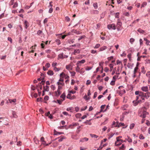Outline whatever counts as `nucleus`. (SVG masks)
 I'll return each mask as SVG.
<instances>
[{"instance_id":"nucleus-1","label":"nucleus","mask_w":150,"mask_h":150,"mask_svg":"<svg viewBox=\"0 0 150 150\" xmlns=\"http://www.w3.org/2000/svg\"><path fill=\"white\" fill-rule=\"evenodd\" d=\"M146 110L147 108L145 107H142L139 110L140 117L144 118L146 117V115L149 114V113L146 112Z\"/></svg>"},{"instance_id":"nucleus-2","label":"nucleus","mask_w":150,"mask_h":150,"mask_svg":"<svg viewBox=\"0 0 150 150\" xmlns=\"http://www.w3.org/2000/svg\"><path fill=\"white\" fill-rule=\"evenodd\" d=\"M140 97V99L138 100H134L133 101V103L134 104V106H136L140 102H144V96H142V97Z\"/></svg>"},{"instance_id":"nucleus-3","label":"nucleus","mask_w":150,"mask_h":150,"mask_svg":"<svg viewBox=\"0 0 150 150\" xmlns=\"http://www.w3.org/2000/svg\"><path fill=\"white\" fill-rule=\"evenodd\" d=\"M107 27L109 30L112 29L115 30L116 29V26L114 24L108 25L107 26Z\"/></svg>"},{"instance_id":"nucleus-4","label":"nucleus","mask_w":150,"mask_h":150,"mask_svg":"<svg viewBox=\"0 0 150 150\" xmlns=\"http://www.w3.org/2000/svg\"><path fill=\"white\" fill-rule=\"evenodd\" d=\"M122 26V23L120 21H118L117 22L116 27L118 30H120V28Z\"/></svg>"},{"instance_id":"nucleus-5","label":"nucleus","mask_w":150,"mask_h":150,"mask_svg":"<svg viewBox=\"0 0 150 150\" xmlns=\"http://www.w3.org/2000/svg\"><path fill=\"white\" fill-rule=\"evenodd\" d=\"M122 137L121 136H119L116 137L117 141L115 143V145L116 146H118L121 144V143H120V144H117V142H119V140H120V138H122Z\"/></svg>"},{"instance_id":"nucleus-6","label":"nucleus","mask_w":150,"mask_h":150,"mask_svg":"<svg viewBox=\"0 0 150 150\" xmlns=\"http://www.w3.org/2000/svg\"><path fill=\"white\" fill-rule=\"evenodd\" d=\"M86 62V61L84 59H83L81 61H78L76 63V65H78L79 66L81 65V64H83Z\"/></svg>"},{"instance_id":"nucleus-7","label":"nucleus","mask_w":150,"mask_h":150,"mask_svg":"<svg viewBox=\"0 0 150 150\" xmlns=\"http://www.w3.org/2000/svg\"><path fill=\"white\" fill-rule=\"evenodd\" d=\"M144 96V93L140 91L139 96H137L136 97L137 100L139 98V97Z\"/></svg>"},{"instance_id":"nucleus-8","label":"nucleus","mask_w":150,"mask_h":150,"mask_svg":"<svg viewBox=\"0 0 150 150\" xmlns=\"http://www.w3.org/2000/svg\"><path fill=\"white\" fill-rule=\"evenodd\" d=\"M150 96V93L149 92H147L144 93V97L146 99H148Z\"/></svg>"},{"instance_id":"nucleus-9","label":"nucleus","mask_w":150,"mask_h":150,"mask_svg":"<svg viewBox=\"0 0 150 150\" xmlns=\"http://www.w3.org/2000/svg\"><path fill=\"white\" fill-rule=\"evenodd\" d=\"M40 141L42 142L41 145H45L46 142L45 140V139L44 137H42L40 138Z\"/></svg>"},{"instance_id":"nucleus-10","label":"nucleus","mask_w":150,"mask_h":150,"mask_svg":"<svg viewBox=\"0 0 150 150\" xmlns=\"http://www.w3.org/2000/svg\"><path fill=\"white\" fill-rule=\"evenodd\" d=\"M142 90L145 92H148V88L147 86H143L141 88Z\"/></svg>"},{"instance_id":"nucleus-11","label":"nucleus","mask_w":150,"mask_h":150,"mask_svg":"<svg viewBox=\"0 0 150 150\" xmlns=\"http://www.w3.org/2000/svg\"><path fill=\"white\" fill-rule=\"evenodd\" d=\"M23 24L24 25V27L25 28L27 29L28 27V23L27 21H25Z\"/></svg>"},{"instance_id":"nucleus-12","label":"nucleus","mask_w":150,"mask_h":150,"mask_svg":"<svg viewBox=\"0 0 150 150\" xmlns=\"http://www.w3.org/2000/svg\"><path fill=\"white\" fill-rule=\"evenodd\" d=\"M55 96H58L61 94L60 90L57 89V91L55 92Z\"/></svg>"},{"instance_id":"nucleus-13","label":"nucleus","mask_w":150,"mask_h":150,"mask_svg":"<svg viewBox=\"0 0 150 150\" xmlns=\"http://www.w3.org/2000/svg\"><path fill=\"white\" fill-rule=\"evenodd\" d=\"M88 140V139L86 137H84L83 138H82L80 139V142H84L87 141Z\"/></svg>"},{"instance_id":"nucleus-14","label":"nucleus","mask_w":150,"mask_h":150,"mask_svg":"<svg viewBox=\"0 0 150 150\" xmlns=\"http://www.w3.org/2000/svg\"><path fill=\"white\" fill-rule=\"evenodd\" d=\"M66 68L68 70H71L72 69V66L70 65H66Z\"/></svg>"},{"instance_id":"nucleus-15","label":"nucleus","mask_w":150,"mask_h":150,"mask_svg":"<svg viewBox=\"0 0 150 150\" xmlns=\"http://www.w3.org/2000/svg\"><path fill=\"white\" fill-rule=\"evenodd\" d=\"M128 105H124L121 107V109L123 110H125L128 107Z\"/></svg>"},{"instance_id":"nucleus-16","label":"nucleus","mask_w":150,"mask_h":150,"mask_svg":"<svg viewBox=\"0 0 150 150\" xmlns=\"http://www.w3.org/2000/svg\"><path fill=\"white\" fill-rule=\"evenodd\" d=\"M13 116V117L17 118L18 117V116L17 115L15 111H13L12 113Z\"/></svg>"},{"instance_id":"nucleus-17","label":"nucleus","mask_w":150,"mask_h":150,"mask_svg":"<svg viewBox=\"0 0 150 150\" xmlns=\"http://www.w3.org/2000/svg\"><path fill=\"white\" fill-rule=\"evenodd\" d=\"M66 95L64 93H62L60 96V97L63 99L62 100H63V101L65 100Z\"/></svg>"},{"instance_id":"nucleus-18","label":"nucleus","mask_w":150,"mask_h":150,"mask_svg":"<svg viewBox=\"0 0 150 150\" xmlns=\"http://www.w3.org/2000/svg\"><path fill=\"white\" fill-rule=\"evenodd\" d=\"M107 48V47L106 46H104L100 48L99 51H100L104 50Z\"/></svg>"},{"instance_id":"nucleus-19","label":"nucleus","mask_w":150,"mask_h":150,"mask_svg":"<svg viewBox=\"0 0 150 150\" xmlns=\"http://www.w3.org/2000/svg\"><path fill=\"white\" fill-rule=\"evenodd\" d=\"M48 74L50 75H52L54 74L53 71L52 70H49L47 72Z\"/></svg>"},{"instance_id":"nucleus-20","label":"nucleus","mask_w":150,"mask_h":150,"mask_svg":"<svg viewBox=\"0 0 150 150\" xmlns=\"http://www.w3.org/2000/svg\"><path fill=\"white\" fill-rule=\"evenodd\" d=\"M80 50L79 49L75 50L74 51V54H79L80 53Z\"/></svg>"},{"instance_id":"nucleus-21","label":"nucleus","mask_w":150,"mask_h":150,"mask_svg":"<svg viewBox=\"0 0 150 150\" xmlns=\"http://www.w3.org/2000/svg\"><path fill=\"white\" fill-rule=\"evenodd\" d=\"M147 4V3L146 1L143 2L141 5V8H142L143 7H144Z\"/></svg>"},{"instance_id":"nucleus-22","label":"nucleus","mask_w":150,"mask_h":150,"mask_svg":"<svg viewBox=\"0 0 150 150\" xmlns=\"http://www.w3.org/2000/svg\"><path fill=\"white\" fill-rule=\"evenodd\" d=\"M73 110V108L72 107H70L68 108L67 109V111H70L71 112H72L73 111L72 110Z\"/></svg>"},{"instance_id":"nucleus-23","label":"nucleus","mask_w":150,"mask_h":150,"mask_svg":"<svg viewBox=\"0 0 150 150\" xmlns=\"http://www.w3.org/2000/svg\"><path fill=\"white\" fill-rule=\"evenodd\" d=\"M44 90L46 91H48L49 90V87L47 86H46L45 87H44Z\"/></svg>"},{"instance_id":"nucleus-24","label":"nucleus","mask_w":150,"mask_h":150,"mask_svg":"<svg viewBox=\"0 0 150 150\" xmlns=\"http://www.w3.org/2000/svg\"><path fill=\"white\" fill-rule=\"evenodd\" d=\"M138 69V66L137 65L136 67L135 68L134 71V74H136Z\"/></svg>"},{"instance_id":"nucleus-25","label":"nucleus","mask_w":150,"mask_h":150,"mask_svg":"<svg viewBox=\"0 0 150 150\" xmlns=\"http://www.w3.org/2000/svg\"><path fill=\"white\" fill-rule=\"evenodd\" d=\"M90 135L92 137H94L96 138H97L98 137V136L95 134H90Z\"/></svg>"},{"instance_id":"nucleus-26","label":"nucleus","mask_w":150,"mask_h":150,"mask_svg":"<svg viewBox=\"0 0 150 150\" xmlns=\"http://www.w3.org/2000/svg\"><path fill=\"white\" fill-rule=\"evenodd\" d=\"M55 42L57 43V44L58 45H59L61 44L60 41L59 39H56L55 40Z\"/></svg>"},{"instance_id":"nucleus-27","label":"nucleus","mask_w":150,"mask_h":150,"mask_svg":"<svg viewBox=\"0 0 150 150\" xmlns=\"http://www.w3.org/2000/svg\"><path fill=\"white\" fill-rule=\"evenodd\" d=\"M116 63H117V65L121 64L122 67V62L121 61H120V60H119L118 59H117V60Z\"/></svg>"},{"instance_id":"nucleus-28","label":"nucleus","mask_w":150,"mask_h":150,"mask_svg":"<svg viewBox=\"0 0 150 150\" xmlns=\"http://www.w3.org/2000/svg\"><path fill=\"white\" fill-rule=\"evenodd\" d=\"M93 6L95 9H97L98 8V6L97 3H94L93 4Z\"/></svg>"},{"instance_id":"nucleus-29","label":"nucleus","mask_w":150,"mask_h":150,"mask_svg":"<svg viewBox=\"0 0 150 150\" xmlns=\"http://www.w3.org/2000/svg\"><path fill=\"white\" fill-rule=\"evenodd\" d=\"M58 58H61V59L63 58V53H62L59 54L58 55Z\"/></svg>"},{"instance_id":"nucleus-30","label":"nucleus","mask_w":150,"mask_h":150,"mask_svg":"<svg viewBox=\"0 0 150 150\" xmlns=\"http://www.w3.org/2000/svg\"><path fill=\"white\" fill-rule=\"evenodd\" d=\"M105 105H102L100 107L101 110L100 111V112H101L103 111V109L105 108Z\"/></svg>"},{"instance_id":"nucleus-31","label":"nucleus","mask_w":150,"mask_h":150,"mask_svg":"<svg viewBox=\"0 0 150 150\" xmlns=\"http://www.w3.org/2000/svg\"><path fill=\"white\" fill-rule=\"evenodd\" d=\"M127 141L129 142H132V139L129 136H127Z\"/></svg>"},{"instance_id":"nucleus-32","label":"nucleus","mask_w":150,"mask_h":150,"mask_svg":"<svg viewBox=\"0 0 150 150\" xmlns=\"http://www.w3.org/2000/svg\"><path fill=\"white\" fill-rule=\"evenodd\" d=\"M9 100L11 103H12L13 102L15 103L16 101V99H9Z\"/></svg>"},{"instance_id":"nucleus-33","label":"nucleus","mask_w":150,"mask_h":150,"mask_svg":"<svg viewBox=\"0 0 150 150\" xmlns=\"http://www.w3.org/2000/svg\"><path fill=\"white\" fill-rule=\"evenodd\" d=\"M137 31L140 33H144V31L141 29H139Z\"/></svg>"},{"instance_id":"nucleus-34","label":"nucleus","mask_w":150,"mask_h":150,"mask_svg":"<svg viewBox=\"0 0 150 150\" xmlns=\"http://www.w3.org/2000/svg\"><path fill=\"white\" fill-rule=\"evenodd\" d=\"M57 84L58 85H62L63 86L64 84V83L63 82H61L59 81L57 82Z\"/></svg>"},{"instance_id":"nucleus-35","label":"nucleus","mask_w":150,"mask_h":150,"mask_svg":"<svg viewBox=\"0 0 150 150\" xmlns=\"http://www.w3.org/2000/svg\"><path fill=\"white\" fill-rule=\"evenodd\" d=\"M63 101V100H57V101L59 104H61L62 102Z\"/></svg>"},{"instance_id":"nucleus-36","label":"nucleus","mask_w":150,"mask_h":150,"mask_svg":"<svg viewBox=\"0 0 150 150\" xmlns=\"http://www.w3.org/2000/svg\"><path fill=\"white\" fill-rule=\"evenodd\" d=\"M53 69L55 71H58L60 70V68H57L56 67H54Z\"/></svg>"},{"instance_id":"nucleus-37","label":"nucleus","mask_w":150,"mask_h":150,"mask_svg":"<svg viewBox=\"0 0 150 150\" xmlns=\"http://www.w3.org/2000/svg\"><path fill=\"white\" fill-rule=\"evenodd\" d=\"M77 65V66L76 68V70L77 72H79V71L80 69V67H79V65Z\"/></svg>"},{"instance_id":"nucleus-38","label":"nucleus","mask_w":150,"mask_h":150,"mask_svg":"<svg viewBox=\"0 0 150 150\" xmlns=\"http://www.w3.org/2000/svg\"><path fill=\"white\" fill-rule=\"evenodd\" d=\"M81 115V114L78 113L77 114H76V115L75 116L76 118H79L80 117Z\"/></svg>"},{"instance_id":"nucleus-39","label":"nucleus","mask_w":150,"mask_h":150,"mask_svg":"<svg viewBox=\"0 0 150 150\" xmlns=\"http://www.w3.org/2000/svg\"><path fill=\"white\" fill-rule=\"evenodd\" d=\"M64 78L65 79H69V76L67 74H64Z\"/></svg>"},{"instance_id":"nucleus-40","label":"nucleus","mask_w":150,"mask_h":150,"mask_svg":"<svg viewBox=\"0 0 150 150\" xmlns=\"http://www.w3.org/2000/svg\"><path fill=\"white\" fill-rule=\"evenodd\" d=\"M134 40H135L134 39L131 38L129 40V42L132 44L133 43L134 41Z\"/></svg>"},{"instance_id":"nucleus-41","label":"nucleus","mask_w":150,"mask_h":150,"mask_svg":"<svg viewBox=\"0 0 150 150\" xmlns=\"http://www.w3.org/2000/svg\"><path fill=\"white\" fill-rule=\"evenodd\" d=\"M39 87L40 88V91H41L42 89V86L41 85V83H39L37 87Z\"/></svg>"},{"instance_id":"nucleus-42","label":"nucleus","mask_w":150,"mask_h":150,"mask_svg":"<svg viewBox=\"0 0 150 150\" xmlns=\"http://www.w3.org/2000/svg\"><path fill=\"white\" fill-rule=\"evenodd\" d=\"M113 64H110L109 67H110V71H112L113 67Z\"/></svg>"},{"instance_id":"nucleus-43","label":"nucleus","mask_w":150,"mask_h":150,"mask_svg":"<svg viewBox=\"0 0 150 150\" xmlns=\"http://www.w3.org/2000/svg\"><path fill=\"white\" fill-rule=\"evenodd\" d=\"M144 40L146 42V45H149V42L148 40L147 39H146V38H144Z\"/></svg>"},{"instance_id":"nucleus-44","label":"nucleus","mask_w":150,"mask_h":150,"mask_svg":"<svg viewBox=\"0 0 150 150\" xmlns=\"http://www.w3.org/2000/svg\"><path fill=\"white\" fill-rule=\"evenodd\" d=\"M18 6V3L16 2H15L14 3V4L13 5V7L14 8H16V7H17Z\"/></svg>"},{"instance_id":"nucleus-45","label":"nucleus","mask_w":150,"mask_h":150,"mask_svg":"<svg viewBox=\"0 0 150 150\" xmlns=\"http://www.w3.org/2000/svg\"><path fill=\"white\" fill-rule=\"evenodd\" d=\"M92 68V67H87L86 69V71H88L91 70Z\"/></svg>"},{"instance_id":"nucleus-46","label":"nucleus","mask_w":150,"mask_h":150,"mask_svg":"<svg viewBox=\"0 0 150 150\" xmlns=\"http://www.w3.org/2000/svg\"><path fill=\"white\" fill-rule=\"evenodd\" d=\"M134 123L131 124L130 126V129H132L134 127Z\"/></svg>"},{"instance_id":"nucleus-47","label":"nucleus","mask_w":150,"mask_h":150,"mask_svg":"<svg viewBox=\"0 0 150 150\" xmlns=\"http://www.w3.org/2000/svg\"><path fill=\"white\" fill-rule=\"evenodd\" d=\"M97 94H98V93H97V92H95L94 93L93 97V98H95L97 97Z\"/></svg>"},{"instance_id":"nucleus-48","label":"nucleus","mask_w":150,"mask_h":150,"mask_svg":"<svg viewBox=\"0 0 150 150\" xmlns=\"http://www.w3.org/2000/svg\"><path fill=\"white\" fill-rule=\"evenodd\" d=\"M124 125H125L124 123H120L118 124V127H119L120 126H124Z\"/></svg>"},{"instance_id":"nucleus-49","label":"nucleus","mask_w":150,"mask_h":150,"mask_svg":"<svg viewBox=\"0 0 150 150\" xmlns=\"http://www.w3.org/2000/svg\"><path fill=\"white\" fill-rule=\"evenodd\" d=\"M139 138L140 139H144V137L142 134H141L139 136Z\"/></svg>"},{"instance_id":"nucleus-50","label":"nucleus","mask_w":150,"mask_h":150,"mask_svg":"<svg viewBox=\"0 0 150 150\" xmlns=\"http://www.w3.org/2000/svg\"><path fill=\"white\" fill-rule=\"evenodd\" d=\"M51 88L52 90L54 91L55 89V87L54 85H52L51 86Z\"/></svg>"},{"instance_id":"nucleus-51","label":"nucleus","mask_w":150,"mask_h":150,"mask_svg":"<svg viewBox=\"0 0 150 150\" xmlns=\"http://www.w3.org/2000/svg\"><path fill=\"white\" fill-rule=\"evenodd\" d=\"M125 148L124 144H123L120 147V149L123 150Z\"/></svg>"},{"instance_id":"nucleus-52","label":"nucleus","mask_w":150,"mask_h":150,"mask_svg":"<svg viewBox=\"0 0 150 150\" xmlns=\"http://www.w3.org/2000/svg\"><path fill=\"white\" fill-rule=\"evenodd\" d=\"M34 142L36 144H38L39 143V141L38 140H37L36 139H35V138H34Z\"/></svg>"},{"instance_id":"nucleus-53","label":"nucleus","mask_w":150,"mask_h":150,"mask_svg":"<svg viewBox=\"0 0 150 150\" xmlns=\"http://www.w3.org/2000/svg\"><path fill=\"white\" fill-rule=\"evenodd\" d=\"M53 11V8L51 7L49 9V12L50 13H51Z\"/></svg>"},{"instance_id":"nucleus-54","label":"nucleus","mask_w":150,"mask_h":150,"mask_svg":"<svg viewBox=\"0 0 150 150\" xmlns=\"http://www.w3.org/2000/svg\"><path fill=\"white\" fill-rule=\"evenodd\" d=\"M64 74H65L63 72H62L60 74V76L62 78H64Z\"/></svg>"},{"instance_id":"nucleus-55","label":"nucleus","mask_w":150,"mask_h":150,"mask_svg":"<svg viewBox=\"0 0 150 150\" xmlns=\"http://www.w3.org/2000/svg\"><path fill=\"white\" fill-rule=\"evenodd\" d=\"M115 81H112L110 82V84L112 85H114L115 84Z\"/></svg>"},{"instance_id":"nucleus-56","label":"nucleus","mask_w":150,"mask_h":150,"mask_svg":"<svg viewBox=\"0 0 150 150\" xmlns=\"http://www.w3.org/2000/svg\"><path fill=\"white\" fill-rule=\"evenodd\" d=\"M84 98L86 100H88L89 99V97L88 98L87 96L86 95H85L84 97Z\"/></svg>"},{"instance_id":"nucleus-57","label":"nucleus","mask_w":150,"mask_h":150,"mask_svg":"<svg viewBox=\"0 0 150 150\" xmlns=\"http://www.w3.org/2000/svg\"><path fill=\"white\" fill-rule=\"evenodd\" d=\"M100 46V44H98L95 45L94 48H97L99 47Z\"/></svg>"},{"instance_id":"nucleus-58","label":"nucleus","mask_w":150,"mask_h":150,"mask_svg":"<svg viewBox=\"0 0 150 150\" xmlns=\"http://www.w3.org/2000/svg\"><path fill=\"white\" fill-rule=\"evenodd\" d=\"M42 33V31L41 30H39L38 32H37V34L39 35H40V34H41Z\"/></svg>"},{"instance_id":"nucleus-59","label":"nucleus","mask_w":150,"mask_h":150,"mask_svg":"<svg viewBox=\"0 0 150 150\" xmlns=\"http://www.w3.org/2000/svg\"><path fill=\"white\" fill-rule=\"evenodd\" d=\"M49 98V96H46L45 97L44 99L45 100H48Z\"/></svg>"},{"instance_id":"nucleus-60","label":"nucleus","mask_w":150,"mask_h":150,"mask_svg":"<svg viewBox=\"0 0 150 150\" xmlns=\"http://www.w3.org/2000/svg\"><path fill=\"white\" fill-rule=\"evenodd\" d=\"M14 0H11L9 3L10 5H12L14 3Z\"/></svg>"},{"instance_id":"nucleus-61","label":"nucleus","mask_w":150,"mask_h":150,"mask_svg":"<svg viewBox=\"0 0 150 150\" xmlns=\"http://www.w3.org/2000/svg\"><path fill=\"white\" fill-rule=\"evenodd\" d=\"M99 12L97 10H94L93 12V13L94 14H98V13Z\"/></svg>"},{"instance_id":"nucleus-62","label":"nucleus","mask_w":150,"mask_h":150,"mask_svg":"<svg viewBox=\"0 0 150 150\" xmlns=\"http://www.w3.org/2000/svg\"><path fill=\"white\" fill-rule=\"evenodd\" d=\"M50 64L49 63H47L45 65V67L47 68H49L50 67Z\"/></svg>"},{"instance_id":"nucleus-63","label":"nucleus","mask_w":150,"mask_h":150,"mask_svg":"<svg viewBox=\"0 0 150 150\" xmlns=\"http://www.w3.org/2000/svg\"><path fill=\"white\" fill-rule=\"evenodd\" d=\"M71 95L70 94H69L67 96V98L71 99Z\"/></svg>"},{"instance_id":"nucleus-64","label":"nucleus","mask_w":150,"mask_h":150,"mask_svg":"<svg viewBox=\"0 0 150 150\" xmlns=\"http://www.w3.org/2000/svg\"><path fill=\"white\" fill-rule=\"evenodd\" d=\"M146 75L147 76H148V77L150 76V71L146 73Z\"/></svg>"}]
</instances>
